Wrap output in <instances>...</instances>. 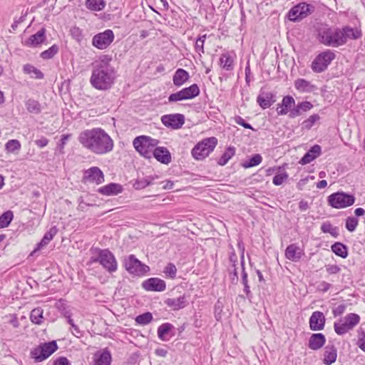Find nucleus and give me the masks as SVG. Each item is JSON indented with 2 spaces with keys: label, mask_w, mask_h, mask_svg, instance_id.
<instances>
[{
  "label": "nucleus",
  "mask_w": 365,
  "mask_h": 365,
  "mask_svg": "<svg viewBox=\"0 0 365 365\" xmlns=\"http://www.w3.org/2000/svg\"><path fill=\"white\" fill-rule=\"evenodd\" d=\"M78 140L84 148L96 155H106L110 153L114 148V142L111 137L101 128L82 131Z\"/></svg>",
  "instance_id": "1"
},
{
  "label": "nucleus",
  "mask_w": 365,
  "mask_h": 365,
  "mask_svg": "<svg viewBox=\"0 0 365 365\" xmlns=\"http://www.w3.org/2000/svg\"><path fill=\"white\" fill-rule=\"evenodd\" d=\"M111 58L103 56L94 66L90 83L97 90L106 91L111 88L115 79V71L110 64Z\"/></svg>",
  "instance_id": "2"
},
{
  "label": "nucleus",
  "mask_w": 365,
  "mask_h": 365,
  "mask_svg": "<svg viewBox=\"0 0 365 365\" xmlns=\"http://www.w3.org/2000/svg\"><path fill=\"white\" fill-rule=\"evenodd\" d=\"M318 39L321 43L327 46L339 47L344 45L341 28L339 27H324L319 29Z\"/></svg>",
  "instance_id": "3"
},
{
  "label": "nucleus",
  "mask_w": 365,
  "mask_h": 365,
  "mask_svg": "<svg viewBox=\"0 0 365 365\" xmlns=\"http://www.w3.org/2000/svg\"><path fill=\"white\" fill-rule=\"evenodd\" d=\"M158 140L149 136L140 135L136 137L133 145L139 154L145 158H151L156 148Z\"/></svg>",
  "instance_id": "4"
},
{
  "label": "nucleus",
  "mask_w": 365,
  "mask_h": 365,
  "mask_svg": "<svg viewBox=\"0 0 365 365\" xmlns=\"http://www.w3.org/2000/svg\"><path fill=\"white\" fill-rule=\"evenodd\" d=\"M217 144V139L210 137L199 142L192 150V155L196 160H202L213 151Z\"/></svg>",
  "instance_id": "5"
},
{
  "label": "nucleus",
  "mask_w": 365,
  "mask_h": 365,
  "mask_svg": "<svg viewBox=\"0 0 365 365\" xmlns=\"http://www.w3.org/2000/svg\"><path fill=\"white\" fill-rule=\"evenodd\" d=\"M91 262H99L104 269L112 273L117 270L118 263L113 254L108 249L99 251L96 257L91 258Z\"/></svg>",
  "instance_id": "6"
},
{
  "label": "nucleus",
  "mask_w": 365,
  "mask_h": 365,
  "mask_svg": "<svg viewBox=\"0 0 365 365\" xmlns=\"http://www.w3.org/2000/svg\"><path fill=\"white\" fill-rule=\"evenodd\" d=\"M123 264L125 269L134 276H143L150 270L148 266L143 264L133 255H130L125 257L123 260Z\"/></svg>",
  "instance_id": "7"
},
{
  "label": "nucleus",
  "mask_w": 365,
  "mask_h": 365,
  "mask_svg": "<svg viewBox=\"0 0 365 365\" xmlns=\"http://www.w3.org/2000/svg\"><path fill=\"white\" fill-rule=\"evenodd\" d=\"M360 317L354 313H350L345 317L341 318L334 324V331L339 335H343L351 330L359 323Z\"/></svg>",
  "instance_id": "8"
},
{
  "label": "nucleus",
  "mask_w": 365,
  "mask_h": 365,
  "mask_svg": "<svg viewBox=\"0 0 365 365\" xmlns=\"http://www.w3.org/2000/svg\"><path fill=\"white\" fill-rule=\"evenodd\" d=\"M335 53L331 50H326L319 53L312 63L311 68L314 73L324 71L335 58Z\"/></svg>",
  "instance_id": "9"
},
{
  "label": "nucleus",
  "mask_w": 365,
  "mask_h": 365,
  "mask_svg": "<svg viewBox=\"0 0 365 365\" xmlns=\"http://www.w3.org/2000/svg\"><path fill=\"white\" fill-rule=\"evenodd\" d=\"M355 202V197L343 192H338L328 197V203L336 209H342L352 205Z\"/></svg>",
  "instance_id": "10"
},
{
  "label": "nucleus",
  "mask_w": 365,
  "mask_h": 365,
  "mask_svg": "<svg viewBox=\"0 0 365 365\" xmlns=\"http://www.w3.org/2000/svg\"><path fill=\"white\" fill-rule=\"evenodd\" d=\"M57 349L56 342L52 341L42 344L32 349L31 356L36 362H41L50 356Z\"/></svg>",
  "instance_id": "11"
},
{
  "label": "nucleus",
  "mask_w": 365,
  "mask_h": 365,
  "mask_svg": "<svg viewBox=\"0 0 365 365\" xmlns=\"http://www.w3.org/2000/svg\"><path fill=\"white\" fill-rule=\"evenodd\" d=\"M314 7L306 2H300L293 6L288 12V19L292 21H299L314 11Z\"/></svg>",
  "instance_id": "12"
},
{
  "label": "nucleus",
  "mask_w": 365,
  "mask_h": 365,
  "mask_svg": "<svg viewBox=\"0 0 365 365\" xmlns=\"http://www.w3.org/2000/svg\"><path fill=\"white\" fill-rule=\"evenodd\" d=\"M114 38L113 31L111 29H106L103 32L94 35L92 38V45L98 49L104 50L110 46Z\"/></svg>",
  "instance_id": "13"
},
{
  "label": "nucleus",
  "mask_w": 365,
  "mask_h": 365,
  "mask_svg": "<svg viewBox=\"0 0 365 365\" xmlns=\"http://www.w3.org/2000/svg\"><path fill=\"white\" fill-rule=\"evenodd\" d=\"M161 121L168 128L178 129L185 123V116L180 113L164 115L161 117Z\"/></svg>",
  "instance_id": "14"
},
{
  "label": "nucleus",
  "mask_w": 365,
  "mask_h": 365,
  "mask_svg": "<svg viewBox=\"0 0 365 365\" xmlns=\"http://www.w3.org/2000/svg\"><path fill=\"white\" fill-rule=\"evenodd\" d=\"M325 317L321 312L316 311L312 313L309 318V327L312 331H321L325 326Z\"/></svg>",
  "instance_id": "15"
},
{
  "label": "nucleus",
  "mask_w": 365,
  "mask_h": 365,
  "mask_svg": "<svg viewBox=\"0 0 365 365\" xmlns=\"http://www.w3.org/2000/svg\"><path fill=\"white\" fill-rule=\"evenodd\" d=\"M142 287L147 291L163 292L165 289L166 285L163 279L153 277L144 281Z\"/></svg>",
  "instance_id": "16"
},
{
  "label": "nucleus",
  "mask_w": 365,
  "mask_h": 365,
  "mask_svg": "<svg viewBox=\"0 0 365 365\" xmlns=\"http://www.w3.org/2000/svg\"><path fill=\"white\" fill-rule=\"evenodd\" d=\"M84 179L88 182L101 184L104 181V175L100 168L92 167L85 171Z\"/></svg>",
  "instance_id": "17"
},
{
  "label": "nucleus",
  "mask_w": 365,
  "mask_h": 365,
  "mask_svg": "<svg viewBox=\"0 0 365 365\" xmlns=\"http://www.w3.org/2000/svg\"><path fill=\"white\" fill-rule=\"evenodd\" d=\"M165 304L174 311L181 309L187 304V296L183 294L177 297L168 298Z\"/></svg>",
  "instance_id": "18"
},
{
  "label": "nucleus",
  "mask_w": 365,
  "mask_h": 365,
  "mask_svg": "<svg viewBox=\"0 0 365 365\" xmlns=\"http://www.w3.org/2000/svg\"><path fill=\"white\" fill-rule=\"evenodd\" d=\"M46 40V30L42 28L38 31L35 34L30 36V37L25 40L24 44L28 47H36L42 43Z\"/></svg>",
  "instance_id": "19"
},
{
  "label": "nucleus",
  "mask_w": 365,
  "mask_h": 365,
  "mask_svg": "<svg viewBox=\"0 0 365 365\" xmlns=\"http://www.w3.org/2000/svg\"><path fill=\"white\" fill-rule=\"evenodd\" d=\"M341 31L344 36V45L349 40H356L361 37L362 34L361 29L358 28H352L349 26H346L341 28Z\"/></svg>",
  "instance_id": "20"
},
{
  "label": "nucleus",
  "mask_w": 365,
  "mask_h": 365,
  "mask_svg": "<svg viewBox=\"0 0 365 365\" xmlns=\"http://www.w3.org/2000/svg\"><path fill=\"white\" fill-rule=\"evenodd\" d=\"M174 326L170 323H164L158 328V336L164 341H168L174 336Z\"/></svg>",
  "instance_id": "21"
},
{
  "label": "nucleus",
  "mask_w": 365,
  "mask_h": 365,
  "mask_svg": "<svg viewBox=\"0 0 365 365\" xmlns=\"http://www.w3.org/2000/svg\"><path fill=\"white\" fill-rule=\"evenodd\" d=\"M153 156L160 163L168 165L171 162L172 158L170 151L165 147H156Z\"/></svg>",
  "instance_id": "22"
},
{
  "label": "nucleus",
  "mask_w": 365,
  "mask_h": 365,
  "mask_svg": "<svg viewBox=\"0 0 365 365\" xmlns=\"http://www.w3.org/2000/svg\"><path fill=\"white\" fill-rule=\"evenodd\" d=\"M325 343L326 337L323 334H312L309 339L308 346L310 349L316 351L323 347Z\"/></svg>",
  "instance_id": "23"
},
{
  "label": "nucleus",
  "mask_w": 365,
  "mask_h": 365,
  "mask_svg": "<svg viewBox=\"0 0 365 365\" xmlns=\"http://www.w3.org/2000/svg\"><path fill=\"white\" fill-rule=\"evenodd\" d=\"M303 255V250L295 244L289 245L285 250L286 258L292 262H298Z\"/></svg>",
  "instance_id": "24"
},
{
  "label": "nucleus",
  "mask_w": 365,
  "mask_h": 365,
  "mask_svg": "<svg viewBox=\"0 0 365 365\" xmlns=\"http://www.w3.org/2000/svg\"><path fill=\"white\" fill-rule=\"evenodd\" d=\"M337 358V349L334 345H327L324 348L322 361L326 365L334 363Z\"/></svg>",
  "instance_id": "25"
},
{
  "label": "nucleus",
  "mask_w": 365,
  "mask_h": 365,
  "mask_svg": "<svg viewBox=\"0 0 365 365\" xmlns=\"http://www.w3.org/2000/svg\"><path fill=\"white\" fill-rule=\"evenodd\" d=\"M295 101L290 96H284L282 101L281 104L277 105V112L278 115H286L288 112H290L291 108L294 106Z\"/></svg>",
  "instance_id": "26"
},
{
  "label": "nucleus",
  "mask_w": 365,
  "mask_h": 365,
  "mask_svg": "<svg viewBox=\"0 0 365 365\" xmlns=\"http://www.w3.org/2000/svg\"><path fill=\"white\" fill-rule=\"evenodd\" d=\"M321 151V147L319 145H314L301 158V160H299V163L302 165L310 163L320 155Z\"/></svg>",
  "instance_id": "27"
},
{
  "label": "nucleus",
  "mask_w": 365,
  "mask_h": 365,
  "mask_svg": "<svg viewBox=\"0 0 365 365\" xmlns=\"http://www.w3.org/2000/svg\"><path fill=\"white\" fill-rule=\"evenodd\" d=\"M294 86L295 88L301 93H312L317 89L316 86L304 78H298L296 80Z\"/></svg>",
  "instance_id": "28"
},
{
  "label": "nucleus",
  "mask_w": 365,
  "mask_h": 365,
  "mask_svg": "<svg viewBox=\"0 0 365 365\" xmlns=\"http://www.w3.org/2000/svg\"><path fill=\"white\" fill-rule=\"evenodd\" d=\"M190 78L188 72L183 68H178L174 73L173 77V84L180 87L182 86Z\"/></svg>",
  "instance_id": "29"
},
{
  "label": "nucleus",
  "mask_w": 365,
  "mask_h": 365,
  "mask_svg": "<svg viewBox=\"0 0 365 365\" xmlns=\"http://www.w3.org/2000/svg\"><path fill=\"white\" fill-rule=\"evenodd\" d=\"M259 105L264 109L269 108L274 103L273 94L270 92H262L257 100Z\"/></svg>",
  "instance_id": "30"
},
{
  "label": "nucleus",
  "mask_w": 365,
  "mask_h": 365,
  "mask_svg": "<svg viewBox=\"0 0 365 365\" xmlns=\"http://www.w3.org/2000/svg\"><path fill=\"white\" fill-rule=\"evenodd\" d=\"M122 186L116 183H110L99 188L98 192L105 195H117L122 192Z\"/></svg>",
  "instance_id": "31"
},
{
  "label": "nucleus",
  "mask_w": 365,
  "mask_h": 365,
  "mask_svg": "<svg viewBox=\"0 0 365 365\" xmlns=\"http://www.w3.org/2000/svg\"><path fill=\"white\" fill-rule=\"evenodd\" d=\"M159 177L157 175H150L147 176L145 178H138L135 180V183L133 184V187L136 190H141L147 186L152 185L154 182V180L158 179Z\"/></svg>",
  "instance_id": "32"
},
{
  "label": "nucleus",
  "mask_w": 365,
  "mask_h": 365,
  "mask_svg": "<svg viewBox=\"0 0 365 365\" xmlns=\"http://www.w3.org/2000/svg\"><path fill=\"white\" fill-rule=\"evenodd\" d=\"M111 355L110 351L104 349L100 354H95L94 365H110Z\"/></svg>",
  "instance_id": "33"
},
{
  "label": "nucleus",
  "mask_w": 365,
  "mask_h": 365,
  "mask_svg": "<svg viewBox=\"0 0 365 365\" xmlns=\"http://www.w3.org/2000/svg\"><path fill=\"white\" fill-rule=\"evenodd\" d=\"M26 110L33 114H39L41 113L42 106L41 104L36 100L29 98L25 102Z\"/></svg>",
  "instance_id": "34"
},
{
  "label": "nucleus",
  "mask_w": 365,
  "mask_h": 365,
  "mask_svg": "<svg viewBox=\"0 0 365 365\" xmlns=\"http://www.w3.org/2000/svg\"><path fill=\"white\" fill-rule=\"evenodd\" d=\"M106 1L104 0H86L85 2L86 7L93 11H101L106 7Z\"/></svg>",
  "instance_id": "35"
},
{
  "label": "nucleus",
  "mask_w": 365,
  "mask_h": 365,
  "mask_svg": "<svg viewBox=\"0 0 365 365\" xmlns=\"http://www.w3.org/2000/svg\"><path fill=\"white\" fill-rule=\"evenodd\" d=\"M185 100L192 99L200 94V88L197 84H192L189 87L181 90Z\"/></svg>",
  "instance_id": "36"
},
{
  "label": "nucleus",
  "mask_w": 365,
  "mask_h": 365,
  "mask_svg": "<svg viewBox=\"0 0 365 365\" xmlns=\"http://www.w3.org/2000/svg\"><path fill=\"white\" fill-rule=\"evenodd\" d=\"M57 233V229L56 227H51L43 236V239L37 245V250L41 249L43 247L48 244V242L53 240V237ZM36 249L34 250L36 251Z\"/></svg>",
  "instance_id": "37"
},
{
  "label": "nucleus",
  "mask_w": 365,
  "mask_h": 365,
  "mask_svg": "<svg viewBox=\"0 0 365 365\" xmlns=\"http://www.w3.org/2000/svg\"><path fill=\"white\" fill-rule=\"evenodd\" d=\"M23 71L26 74H29L32 78L37 79H42L44 76L39 69L29 63L24 66Z\"/></svg>",
  "instance_id": "38"
},
{
  "label": "nucleus",
  "mask_w": 365,
  "mask_h": 365,
  "mask_svg": "<svg viewBox=\"0 0 365 365\" xmlns=\"http://www.w3.org/2000/svg\"><path fill=\"white\" fill-rule=\"evenodd\" d=\"M233 63V58L228 53H223L221 55L220 63L224 70L227 71H232L234 68Z\"/></svg>",
  "instance_id": "39"
},
{
  "label": "nucleus",
  "mask_w": 365,
  "mask_h": 365,
  "mask_svg": "<svg viewBox=\"0 0 365 365\" xmlns=\"http://www.w3.org/2000/svg\"><path fill=\"white\" fill-rule=\"evenodd\" d=\"M331 250L335 255L342 258H346L348 255L346 246H345L341 242H335L331 246Z\"/></svg>",
  "instance_id": "40"
},
{
  "label": "nucleus",
  "mask_w": 365,
  "mask_h": 365,
  "mask_svg": "<svg viewBox=\"0 0 365 365\" xmlns=\"http://www.w3.org/2000/svg\"><path fill=\"white\" fill-rule=\"evenodd\" d=\"M43 311L41 307L34 309L30 314L31 321L34 324H41L43 319Z\"/></svg>",
  "instance_id": "41"
},
{
  "label": "nucleus",
  "mask_w": 365,
  "mask_h": 365,
  "mask_svg": "<svg viewBox=\"0 0 365 365\" xmlns=\"http://www.w3.org/2000/svg\"><path fill=\"white\" fill-rule=\"evenodd\" d=\"M14 217L13 212L8 210L0 216V229L7 227Z\"/></svg>",
  "instance_id": "42"
},
{
  "label": "nucleus",
  "mask_w": 365,
  "mask_h": 365,
  "mask_svg": "<svg viewBox=\"0 0 365 365\" xmlns=\"http://www.w3.org/2000/svg\"><path fill=\"white\" fill-rule=\"evenodd\" d=\"M235 148L233 147H229L219 159L218 164L220 165H226L230 159L235 155Z\"/></svg>",
  "instance_id": "43"
},
{
  "label": "nucleus",
  "mask_w": 365,
  "mask_h": 365,
  "mask_svg": "<svg viewBox=\"0 0 365 365\" xmlns=\"http://www.w3.org/2000/svg\"><path fill=\"white\" fill-rule=\"evenodd\" d=\"M238 248L241 251V266L242 269V284H248V280H247V274L245 272V247L242 242H238Z\"/></svg>",
  "instance_id": "44"
},
{
  "label": "nucleus",
  "mask_w": 365,
  "mask_h": 365,
  "mask_svg": "<svg viewBox=\"0 0 365 365\" xmlns=\"http://www.w3.org/2000/svg\"><path fill=\"white\" fill-rule=\"evenodd\" d=\"M153 319V315L150 312H145L136 317L135 322L140 325H146Z\"/></svg>",
  "instance_id": "45"
},
{
  "label": "nucleus",
  "mask_w": 365,
  "mask_h": 365,
  "mask_svg": "<svg viewBox=\"0 0 365 365\" xmlns=\"http://www.w3.org/2000/svg\"><path fill=\"white\" fill-rule=\"evenodd\" d=\"M262 160V156L259 154H255L249 160L245 162L242 165L245 168H252L260 164Z\"/></svg>",
  "instance_id": "46"
},
{
  "label": "nucleus",
  "mask_w": 365,
  "mask_h": 365,
  "mask_svg": "<svg viewBox=\"0 0 365 365\" xmlns=\"http://www.w3.org/2000/svg\"><path fill=\"white\" fill-rule=\"evenodd\" d=\"M5 148L8 153H14L20 150L21 143L18 140H9L6 143Z\"/></svg>",
  "instance_id": "47"
},
{
  "label": "nucleus",
  "mask_w": 365,
  "mask_h": 365,
  "mask_svg": "<svg viewBox=\"0 0 365 365\" xmlns=\"http://www.w3.org/2000/svg\"><path fill=\"white\" fill-rule=\"evenodd\" d=\"M58 51V46L57 45H53L48 49L43 51L41 53V57L43 59H50L53 58Z\"/></svg>",
  "instance_id": "48"
},
{
  "label": "nucleus",
  "mask_w": 365,
  "mask_h": 365,
  "mask_svg": "<svg viewBox=\"0 0 365 365\" xmlns=\"http://www.w3.org/2000/svg\"><path fill=\"white\" fill-rule=\"evenodd\" d=\"M165 274L171 278L174 279L176 277L177 268L173 263H169L164 269Z\"/></svg>",
  "instance_id": "49"
},
{
  "label": "nucleus",
  "mask_w": 365,
  "mask_h": 365,
  "mask_svg": "<svg viewBox=\"0 0 365 365\" xmlns=\"http://www.w3.org/2000/svg\"><path fill=\"white\" fill-rule=\"evenodd\" d=\"M359 223L358 219L354 217H349L346 220V228L349 232H354Z\"/></svg>",
  "instance_id": "50"
},
{
  "label": "nucleus",
  "mask_w": 365,
  "mask_h": 365,
  "mask_svg": "<svg viewBox=\"0 0 365 365\" xmlns=\"http://www.w3.org/2000/svg\"><path fill=\"white\" fill-rule=\"evenodd\" d=\"M206 37H207L206 34H204V35L198 37L197 39L196 40L195 50H196V51H197L199 53L200 55H201V53H205L204 43H205Z\"/></svg>",
  "instance_id": "51"
},
{
  "label": "nucleus",
  "mask_w": 365,
  "mask_h": 365,
  "mask_svg": "<svg viewBox=\"0 0 365 365\" xmlns=\"http://www.w3.org/2000/svg\"><path fill=\"white\" fill-rule=\"evenodd\" d=\"M288 178V174L286 172H283L276 175L273 178L272 182L275 185H281Z\"/></svg>",
  "instance_id": "52"
},
{
  "label": "nucleus",
  "mask_w": 365,
  "mask_h": 365,
  "mask_svg": "<svg viewBox=\"0 0 365 365\" xmlns=\"http://www.w3.org/2000/svg\"><path fill=\"white\" fill-rule=\"evenodd\" d=\"M319 119V116L318 114L312 115L303 122V126L307 129H310Z\"/></svg>",
  "instance_id": "53"
},
{
  "label": "nucleus",
  "mask_w": 365,
  "mask_h": 365,
  "mask_svg": "<svg viewBox=\"0 0 365 365\" xmlns=\"http://www.w3.org/2000/svg\"><path fill=\"white\" fill-rule=\"evenodd\" d=\"M321 230L324 233H330L334 235L336 233V228L333 227L330 222H324L321 226Z\"/></svg>",
  "instance_id": "54"
},
{
  "label": "nucleus",
  "mask_w": 365,
  "mask_h": 365,
  "mask_svg": "<svg viewBox=\"0 0 365 365\" xmlns=\"http://www.w3.org/2000/svg\"><path fill=\"white\" fill-rule=\"evenodd\" d=\"M68 323L71 327V330L72 334L75 336L80 338L82 336V331L80 330L79 327L74 324L73 320L72 319H69V320H68Z\"/></svg>",
  "instance_id": "55"
},
{
  "label": "nucleus",
  "mask_w": 365,
  "mask_h": 365,
  "mask_svg": "<svg viewBox=\"0 0 365 365\" xmlns=\"http://www.w3.org/2000/svg\"><path fill=\"white\" fill-rule=\"evenodd\" d=\"M184 100H185V99L184 98V96H183L181 90L176 93L170 94L168 97L169 102H177V101H184Z\"/></svg>",
  "instance_id": "56"
},
{
  "label": "nucleus",
  "mask_w": 365,
  "mask_h": 365,
  "mask_svg": "<svg viewBox=\"0 0 365 365\" xmlns=\"http://www.w3.org/2000/svg\"><path fill=\"white\" fill-rule=\"evenodd\" d=\"M357 346L365 352V331H361L359 333V339L356 343Z\"/></svg>",
  "instance_id": "57"
},
{
  "label": "nucleus",
  "mask_w": 365,
  "mask_h": 365,
  "mask_svg": "<svg viewBox=\"0 0 365 365\" xmlns=\"http://www.w3.org/2000/svg\"><path fill=\"white\" fill-rule=\"evenodd\" d=\"M235 121L237 124L240 125L245 128L253 130L252 126L248 123L245 122V120L240 116L235 117Z\"/></svg>",
  "instance_id": "58"
},
{
  "label": "nucleus",
  "mask_w": 365,
  "mask_h": 365,
  "mask_svg": "<svg viewBox=\"0 0 365 365\" xmlns=\"http://www.w3.org/2000/svg\"><path fill=\"white\" fill-rule=\"evenodd\" d=\"M341 268L336 264H328L326 266V271L329 274H337L340 272Z\"/></svg>",
  "instance_id": "59"
},
{
  "label": "nucleus",
  "mask_w": 365,
  "mask_h": 365,
  "mask_svg": "<svg viewBox=\"0 0 365 365\" xmlns=\"http://www.w3.org/2000/svg\"><path fill=\"white\" fill-rule=\"evenodd\" d=\"M331 287V284H329L325 281H322L318 284L317 290L321 292L324 293V292H327L330 289Z\"/></svg>",
  "instance_id": "60"
},
{
  "label": "nucleus",
  "mask_w": 365,
  "mask_h": 365,
  "mask_svg": "<svg viewBox=\"0 0 365 365\" xmlns=\"http://www.w3.org/2000/svg\"><path fill=\"white\" fill-rule=\"evenodd\" d=\"M302 114V112L299 108L298 105H297V106L294 105V106H293L290 110V112L289 113V117L291 118H294Z\"/></svg>",
  "instance_id": "61"
},
{
  "label": "nucleus",
  "mask_w": 365,
  "mask_h": 365,
  "mask_svg": "<svg viewBox=\"0 0 365 365\" xmlns=\"http://www.w3.org/2000/svg\"><path fill=\"white\" fill-rule=\"evenodd\" d=\"M297 105L302 113L309 110L313 107L312 104L309 101H304Z\"/></svg>",
  "instance_id": "62"
},
{
  "label": "nucleus",
  "mask_w": 365,
  "mask_h": 365,
  "mask_svg": "<svg viewBox=\"0 0 365 365\" xmlns=\"http://www.w3.org/2000/svg\"><path fill=\"white\" fill-rule=\"evenodd\" d=\"M26 14H22L19 19H15L14 23L11 24V31H14L16 30L18 26L25 21Z\"/></svg>",
  "instance_id": "63"
},
{
  "label": "nucleus",
  "mask_w": 365,
  "mask_h": 365,
  "mask_svg": "<svg viewBox=\"0 0 365 365\" xmlns=\"http://www.w3.org/2000/svg\"><path fill=\"white\" fill-rule=\"evenodd\" d=\"M346 307L345 304H340L334 308L332 312L334 316L337 317L341 315L345 312Z\"/></svg>",
  "instance_id": "64"
}]
</instances>
